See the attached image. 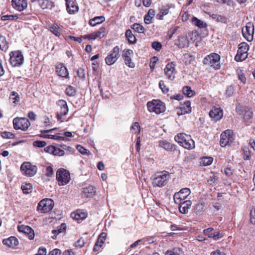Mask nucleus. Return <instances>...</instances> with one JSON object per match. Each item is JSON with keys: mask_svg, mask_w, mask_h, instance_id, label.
<instances>
[{"mask_svg": "<svg viewBox=\"0 0 255 255\" xmlns=\"http://www.w3.org/2000/svg\"><path fill=\"white\" fill-rule=\"evenodd\" d=\"M175 140L186 149H191L194 148V141L190 135L184 133H178L174 137Z\"/></svg>", "mask_w": 255, "mask_h": 255, "instance_id": "1", "label": "nucleus"}, {"mask_svg": "<svg viewBox=\"0 0 255 255\" xmlns=\"http://www.w3.org/2000/svg\"><path fill=\"white\" fill-rule=\"evenodd\" d=\"M170 179L167 172H161L155 173L152 177V184L154 187H161L165 186Z\"/></svg>", "mask_w": 255, "mask_h": 255, "instance_id": "2", "label": "nucleus"}, {"mask_svg": "<svg viewBox=\"0 0 255 255\" xmlns=\"http://www.w3.org/2000/svg\"><path fill=\"white\" fill-rule=\"evenodd\" d=\"M147 107L150 112H154L156 114L163 113L165 111L164 104L158 100H153L152 101L148 102L147 104Z\"/></svg>", "mask_w": 255, "mask_h": 255, "instance_id": "3", "label": "nucleus"}, {"mask_svg": "<svg viewBox=\"0 0 255 255\" xmlns=\"http://www.w3.org/2000/svg\"><path fill=\"white\" fill-rule=\"evenodd\" d=\"M220 56L213 53L207 56L203 60L205 65L213 67L215 69H219L220 68Z\"/></svg>", "mask_w": 255, "mask_h": 255, "instance_id": "4", "label": "nucleus"}, {"mask_svg": "<svg viewBox=\"0 0 255 255\" xmlns=\"http://www.w3.org/2000/svg\"><path fill=\"white\" fill-rule=\"evenodd\" d=\"M9 56V62L12 67H19L23 64L24 57L20 51H11Z\"/></svg>", "mask_w": 255, "mask_h": 255, "instance_id": "5", "label": "nucleus"}, {"mask_svg": "<svg viewBox=\"0 0 255 255\" xmlns=\"http://www.w3.org/2000/svg\"><path fill=\"white\" fill-rule=\"evenodd\" d=\"M249 49V46L247 43H241L238 45V49L237 54L235 57V60L238 62L245 60L247 58V52Z\"/></svg>", "mask_w": 255, "mask_h": 255, "instance_id": "6", "label": "nucleus"}, {"mask_svg": "<svg viewBox=\"0 0 255 255\" xmlns=\"http://www.w3.org/2000/svg\"><path fill=\"white\" fill-rule=\"evenodd\" d=\"M54 204L53 201L51 199H43L38 203L37 210L42 213H48L52 210Z\"/></svg>", "mask_w": 255, "mask_h": 255, "instance_id": "7", "label": "nucleus"}, {"mask_svg": "<svg viewBox=\"0 0 255 255\" xmlns=\"http://www.w3.org/2000/svg\"><path fill=\"white\" fill-rule=\"evenodd\" d=\"M56 179L58 181L60 186L65 185L70 181V174L67 170L60 169L56 172Z\"/></svg>", "mask_w": 255, "mask_h": 255, "instance_id": "8", "label": "nucleus"}, {"mask_svg": "<svg viewBox=\"0 0 255 255\" xmlns=\"http://www.w3.org/2000/svg\"><path fill=\"white\" fill-rule=\"evenodd\" d=\"M13 127L15 129L26 130L30 126L28 120L25 118H16L13 120Z\"/></svg>", "mask_w": 255, "mask_h": 255, "instance_id": "9", "label": "nucleus"}, {"mask_svg": "<svg viewBox=\"0 0 255 255\" xmlns=\"http://www.w3.org/2000/svg\"><path fill=\"white\" fill-rule=\"evenodd\" d=\"M22 174L27 176H33L37 172V167L30 162H24L20 167Z\"/></svg>", "mask_w": 255, "mask_h": 255, "instance_id": "10", "label": "nucleus"}, {"mask_svg": "<svg viewBox=\"0 0 255 255\" xmlns=\"http://www.w3.org/2000/svg\"><path fill=\"white\" fill-rule=\"evenodd\" d=\"M234 140L233 132L231 130L227 129L221 134L220 145L225 147L227 145L231 143Z\"/></svg>", "mask_w": 255, "mask_h": 255, "instance_id": "11", "label": "nucleus"}, {"mask_svg": "<svg viewBox=\"0 0 255 255\" xmlns=\"http://www.w3.org/2000/svg\"><path fill=\"white\" fill-rule=\"evenodd\" d=\"M120 48L116 46L114 47L110 54L105 58V61L107 65H112L114 64L120 57Z\"/></svg>", "mask_w": 255, "mask_h": 255, "instance_id": "12", "label": "nucleus"}, {"mask_svg": "<svg viewBox=\"0 0 255 255\" xmlns=\"http://www.w3.org/2000/svg\"><path fill=\"white\" fill-rule=\"evenodd\" d=\"M191 191L190 189L185 188L181 189L179 192L174 194L173 198L176 204H180L182 201L185 200L190 195Z\"/></svg>", "mask_w": 255, "mask_h": 255, "instance_id": "13", "label": "nucleus"}, {"mask_svg": "<svg viewBox=\"0 0 255 255\" xmlns=\"http://www.w3.org/2000/svg\"><path fill=\"white\" fill-rule=\"evenodd\" d=\"M254 33V26L253 24L248 23L246 26L242 28V33L244 37L249 41H251L253 39V34Z\"/></svg>", "mask_w": 255, "mask_h": 255, "instance_id": "14", "label": "nucleus"}, {"mask_svg": "<svg viewBox=\"0 0 255 255\" xmlns=\"http://www.w3.org/2000/svg\"><path fill=\"white\" fill-rule=\"evenodd\" d=\"M176 64L172 62L168 63L164 69V73L166 77L171 80L174 79L176 74Z\"/></svg>", "mask_w": 255, "mask_h": 255, "instance_id": "15", "label": "nucleus"}, {"mask_svg": "<svg viewBox=\"0 0 255 255\" xmlns=\"http://www.w3.org/2000/svg\"><path fill=\"white\" fill-rule=\"evenodd\" d=\"M56 104L60 107V110L57 114V117L59 120L68 113L69 110L67 103L64 100H59L57 102Z\"/></svg>", "mask_w": 255, "mask_h": 255, "instance_id": "16", "label": "nucleus"}, {"mask_svg": "<svg viewBox=\"0 0 255 255\" xmlns=\"http://www.w3.org/2000/svg\"><path fill=\"white\" fill-rule=\"evenodd\" d=\"M209 116L215 122L220 120L223 116L222 110L219 108H213L209 112Z\"/></svg>", "mask_w": 255, "mask_h": 255, "instance_id": "17", "label": "nucleus"}, {"mask_svg": "<svg viewBox=\"0 0 255 255\" xmlns=\"http://www.w3.org/2000/svg\"><path fill=\"white\" fill-rule=\"evenodd\" d=\"M11 4L14 9L19 11H23L27 7L26 0H12Z\"/></svg>", "mask_w": 255, "mask_h": 255, "instance_id": "18", "label": "nucleus"}, {"mask_svg": "<svg viewBox=\"0 0 255 255\" xmlns=\"http://www.w3.org/2000/svg\"><path fill=\"white\" fill-rule=\"evenodd\" d=\"M214 229L213 228H209L203 231L204 234L208 238H213L214 240H217L221 238L223 235L219 232H214Z\"/></svg>", "mask_w": 255, "mask_h": 255, "instance_id": "19", "label": "nucleus"}, {"mask_svg": "<svg viewBox=\"0 0 255 255\" xmlns=\"http://www.w3.org/2000/svg\"><path fill=\"white\" fill-rule=\"evenodd\" d=\"M18 231L19 232L23 233L25 235H27L28 238L30 239H33L34 237V233L33 230L29 226L21 225L18 226Z\"/></svg>", "mask_w": 255, "mask_h": 255, "instance_id": "20", "label": "nucleus"}, {"mask_svg": "<svg viewBox=\"0 0 255 255\" xmlns=\"http://www.w3.org/2000/svg\"><path fill=\"white\" fill-rule=\"evenodd\" d=\"M56 72L60 77L66 79L69 78V73L67 69L62 63H59L56 66Z\"/></svg>", "mask_w": 255, "mask_h": 255, "instance_id": "21", "label": "nucleus"}, {"mask_svg": "<svg viewBox=\"0 0 255 255\" xmlns=\"http://www.w3.org/2000/svg\"><path fill=\"white\" fill-rule=\"evenodd\" d=\"M106 236L107 234L106 233L102 232L100 234L96 244L94 245L93 248L94 252H98L99 251L100 248L103 246V244L105 242Z\"/></svg>", "mask_w": 255, "mask_h": 255, "instance_id": "22", "label": "nucleus"}, {"mask_svg": "<svg viewBox=\"0 0 255 255\" xmlns=\"http://www.w3.org/2000/svg\"><path fill=\"white\" fill-rule=\"evenodd\" d=\"M105 31V28L104 27H102L99 29V30L98 31L95 33H91L88 35H85L84 38H88L89 39L94 40L96 39L97 38H102L104 37Z\"/></svg>", "mask_w": 255, "mask_h": 255, "instance_id": "23", "label": "nucleus"}, {"mask_svg": "<svg viewBox=\"0 0 255 255\" xmlns=\"http://www.w3.org/2000/svg\"><path fill=\"white\" fill-rule=\"evenodd\" d=\"M178 204L180 205L179 207L180 212L182 214H187L192 205V202L190 200H186L183 202H181V203Z\"/></svg>", "mask_w": 255, "mask_h": 255, "instance_id": "24", "label": "nucleus"}, {"mask_svg": "<svg viewBox=\"0 0 255 255\" xmlns=\"http://www.w3.org/2000/svg\"><path fill=\"white\" fill-rule=\"evenodd\" d=\"M95 188L93 186H89L83 189L82 196L86 198L92 197L95 195Z\"/></svg>", "mask_w": 255, "mask_h": 255, "instance_id": "25", "label": "nucleus"}, {"mask_svg": "<svg viewBox=\"0 0 255 255\" xmlns=\"http://www.w3.org/2000/svg\"><path fill=\"white\" fill-rule=\"evenodd\" d=\"M180 112L177 113L179 115L191 113L192 110L191 102L189 101L184 102V104L180 108Z\"/></svg>", "mask_w": 255, "mask_h": 255, "instance_id": "26", "label": "nucleus"}, {"mask_svg": "<svg viewBox=\"0 0 255 255\" xmlns=\"http://www.w3.org/2000/svg\"><path fill=\"white\" fill-rule=\"evenodd\" d=\"M158 146L168 151L173 150L174 145L166 140H161L158 141Z\"/></svg>", "mask_w": 255, "mask_h": 255, "instance_id": "27", "label": "nucleus"}, {"mask_svg": "<svg viewBox=\"0 0 255 255\" xmlns=\"http://www.w3.org/2000/svg\"><path fill=\"white\" fill-rule=\"evenodd\" d=\"M2 243L4 245L9 247H13L18 244V240L14 237H10L7 239H4L3 240Z\"/></svg>", "mask_w": 255, "mask_h": 255, "instance_id": "28", "label": "nucleus"}, {"mask_svg": "<svg viewBox=\"0 0 255 255\" xmlns=\"http://www.w3.org/2000/svg\"><path fill=\"white\" fill-rule=\"evenodd\" d=\"M48 27V29L55 35L60 36L61 28L57 24H49Z\"/></svg>", "mask_w": 255, "mask_h": 255, "instance_id": "29", "label": "nucleus"}, {"mask_svg": "<svg viewBox=\"0 0 255 255\" xmlns=\"http://www.w3.org/2000/svg\"><path fill=\"white\" fill-rule=\"evenodd\" d=\"M71 216L76 220H83L87 217V214L82 211L77 210L76 212L72 213Z\"/></svg>", "mask_w": 255, "mask_h": 255, "instance_id": "30", "label": "nucleus"}, {"mask_svg": "<svg viewBox=\"0 0 255 255\" xmlns=\"http://www.w3.org/2000/svg\"><path fill=\"white\" fill-rule=\"evenodd\" d=\"M39 6L43 9H51L54 6L53 3L49 0H38Z\"/></svg>", "mask_w": 255, "mask_h": 255, "instance_id": "31", "label": "nucleus"}, {"mask_svg": "<svg viewBox=\"0 0 255 255\" xmlns=\"http://www.w3.org/2000/svg\"><path fill=\"white\" fill-rule=\"evenodd\" d=\"M105 20L104 16H96L90 19L89 21V24L92 26H96L97 24H100Z\"/></svg>", "mask_w": 255, "mask_h": 255, "instance_id": "32", "label": "nucleus"}, {"mask_svg": "<svg viewBox=\"0 0 255 255\" xmlns=\"http://www.w3.org/2000/svg\"><path fill=\"white\" fill-rule=\"evenodd\" d=\"M66 228V225L65 223H62L60 226L57 227L56 229L53 230L52 231V233L54 235L52 236V238L53 239H55L56 238L57 235L59 233L64 232Z\"/></svg>", "mask_w": 255, "mask_h": 255, "instance_id": "33", "label": "nucleus"}, {"mask_svg": "<svg viewBox=\"0 0 255 255\" xmlns=\"http://www.w3.org/2000/svg\"><path fill=\"white\" fill-rule=\"evenodd\" d=\"M165 255H184V252L182 249L179 248H174L172 250L167 251Z\"/></svg>", "mask_w": 255, "mask_h": 255, "instance_id": "34", "label": "nucleus"}, {"mask_svg": "<svg viewBox=\"0 0 255 255\" xmlns=\"http://www.w3.org/2000/svg\"><path fill=\"white\" fill-rule=\"evenodd\" d=\"M8 48V44L6 38L0 34V49L3 51H6Z\"/></svg>", "mask_w": 255, "mask_h": 255, "instance_id": "35", "label": "nucleus"}, {"mask_svg": "<svg viewBox=\"0 0 255 255\" xmlns=\"http://www.w3.org/2000/svg\"><path fill=\"white\" fill-rule=\"evenodd\" d=\"M67 10L69 13H73L78 11V7L75 4L74 1H69L66 4Z\"/></svg>", "mask_w": 255, "mask_h": 255, "instance_id": "36", "label": "nucleus"}, {"mask_svg": "<svg viewBox=\"0 0 255 255\" xmlns=\"http://www.w3.org/2000/svg\"><path fill=\"white\" fill-rule=\"evenodd\" d=\"M125 34L129 43L131 44H133L136 42V39L135 38V36L132 34L131 30H127Z\"/></svg>", "mask_w": 255, "mask_h": 255, "instance_id": "37", "label": "nucleus"}, {"mask_svg": "<svg viewBox=\"0 0 255 255\" xmlns=\"http://www.w3.org/2000/svg\"><path fill=\"white\" fill-rule=\"evenodd\" d=\"M204 205L203 203H199L196 204L194 206V212L196 215H199L202 213L204 212Z\"/></svg>", "mask_w": 255, "mask_h": 255, "instance_id": "38", "label": "nucleus"}, {"mask_svg": "<svg viewBox=\"0 0 255 255\" xmlns=\"http://www.w3.org/2000/svg\"><path fill=\"white\" fill-rule=\"evenodd\" d=\"M182 91L183 94L189 98L193 97L195 94L194 91L192 90L189 86L184 87Z\"/></svg>", "mask_w": 255, "mask_h": 255, "instance_id": "39", "label": "nucleus"}, {"mask_svg": "<svg viewBox=\"0 0 255 255\" xmlns=\"http://www.w3.org/2000/svg\"><path fill=\"white\" fill-rule=\"evenodd\" d=\"M192 23L199 28H205L207 26V24L203 21L194 17L192 18Z\"/></svg>", "mask_w": 255, "mask_h": 255, "instance_id": "40", "label": "nucleus"}, {"mask_svg": "<svg viewBox=\"0 0 255 255\" xmlns=\"http://www.w3.org/2000/svg\"><path fill=\"white\" fill-rule=\"evenodd\" d=\"M179 43L178 44L180 47H184L187 46L188 39L187 37L181 35L178 37Z\"/></svg>", "mask_w": 255, "mask_h": 255, "instance_id": "41", "label": "nucleus"}, {"mask_svg": "<svg viewBox=\"0 0 255 255\" xmlns=\"http://www.w3.org/2000/svg\"><path fill=\"white\" fill-rule=\"evenodd\" d=\"M9 99L12 100V103L16 105L19 101L20 97L17 93L15 92H12L10 95Z\"/></svg>", "mask_w": 255, "mask_h": 255, "instance_id": "42", "label": "nucleus"}, {"mask_svg": "<svg viewBox=\"0 0 255 255\" xmlns=\"http://www.w3.org/2000/svg\"><path fill=\"white\" fill-rule=\"evenodd\" d=\"M42 137L49 139H53L57 140H65L67 139L64 136H57L51 134H44L42 136Z\"/></svg>", "mask_w": 255, "mask_h": 255, "instance_id": "43", "label": "nucleus"}, {"mask_svg": "<svg viewBox=\"0 0 255 255\" xmlns=\"http://www.w3.org/2000/svg\"><path fill=\"white\" fill-rule=\"evenodd\" d=\"M131 28L138 33H143L144 30V28L141 25L137 23L132 24Z\"/></svg>", "mask_w": 255, "mask_h": 255, "instance_id": "44", "label": "nucleus"}, {"mask_svg": "<svg viewBox=\"0 0 255 255\" xmlns=\"http://www.w3.org/2000/svg\"><path fill=\"white\" fill-rule=\"evenodd\" d=\"M21 189L24 193L27 194L32 192V186L30 184L22 185Z\"/></svg>", "mask_w": 255, "mask_h": 255, "instance_id": "45", "label": "nucleus"}, {"mask_svg": "<svg viewBox=\"0 0 255 255\" xmlns=\"http://www.w3.org/2000/svg\"><path fill=\"white\" fill-rule=\"evenodd\" d=\"M169 12L168 9L162 8L160 9V12L156 15V17L159 19H162L164 15L167 14Z\"/></svg>", "mask_w": 255, "mask_h": 255, "instance_id": "46", "label": "nucleus"}, {"mask_svg": "<svg viewBox=\"0 0 255 255\" xmlns=\"http://www.w3.org/2000/svg\"><path fill=\"white\" fill-rule=\"evenodd\" d=\"M65 93L69 96H74L76 93V90L72 86H68L66 89Z\"/></svg>", "mask_w": 255, "mask_h": 255, "instance_id": "47", "label": "nucleus"}, {"mask_svg": "<svg viewBox=\"0 0 255 255\" xmlns=\"http://www.w3.org/2000/svg\"><path fill=\"white\" fill-rule=\"evenodd\" d=\"M213 159L211 157H205L202 159L201 163L204 166H208L212 164Z\"/></svg>", "mask_w": 255, "mask_h": 255, "instance_id": "48", "label": "nucleus"}, {"mask_svg": "<svg viewBox=\"0 0 255 255\" xmlns=\"http://www.w3.org/2000/svg\"><path fill=\"white\" fill-rule=\"evenodd\" d=\"M253 116V112L251 110L248 109L245 111V112L244 114V120L245 121L250 120L251 118H252Z\"/></svg>", "mask_w": 255, "mask_h": 255, "instance_id": "49", "label": "nucleus"}, {"mask_svg": "<svg viewBox=\"0 0 255 255\" xmlns=\"http://www.w3.org/2000/svg\"><path fill=\"white\" fill-rule=\"evenodd\" d=\"M210 16L213 19L216 20L218 22H223L225 21L226 20V18L222 16L221 15H219L218 14H212L210 15Z\"/></svg>", "mask_w": 255, "mask_h": 255, "instance_id": "50", "label": "nucleus"}, {"mask_svg": "<svg viewBox=\"0 0 255 255\" xmlns=\"http://www.w3.org/2000/svg\"><path fill=\"white\" fill-rule=\"evenodd\" d=\"M130 130H133L134 134L139 133L140 132V126L138 122H135L132 124Z\"/></svg>", "mask_w": 255, "mask_h": 255, "instance_id": "51", "label": "nucleus"}, {"mask_svg": "<svg viewBox=\"0 0 255 255\" xmlns=\"http://www.w3.org/2000/svg\"><path fill=\"white\" fill-rule=\"evenodd\" d=\"M18 18V16L17 14L14 15H4L1 16V19L2 20H16Z\"/></svg>", "mask_w": 255, "mask_h": 255, "instance_id": "52", "label": "nucleus"}, {"mask_svg": "<svg viewBox=\"0 0 255 255\" xmlns=\"http://www.w3.org/2000/svg\"><path fill=\"white\" fill-rule=\"evenodd\" d=\"M1 136L4 138L12 139L14 137V134L11 132L3 131L0 133Z\"/></svg>", "mask_w": 255, "mask_h": 255, "instance_id": "53", "label": "nucleus"}, {"mask_svg": "<svg viewBox=\"0 0 255 255\" xmlns=\"http://www.w3.org/2000/svg\"><path fill=\"white\" fill-rule=\"evenodd\" d=\"M243 152L244 154V159L245 160H248L250 159L251 154L248 147H245L243 148Z\"/></svg>", "mask_w": 255, "mask_h": 255, "instance_id": "54", "label": "nucleus"}, {"mask_svg": "<svg viewBox=\"0 0 255 255\" xmlns=\"http://www.w3.org/2000/svg\"><path fill=\"white\" fill-rule=\"evenodd\" d=\"M34 146L38 147H44L46 145V142L44 141L36 140L33 142Z\"/></svg>", "mask_w": 255, "mask_h": 255, "instance_id": "55", "label": "nucleus"}, {"mask_svg": "<svg viewBox=\"0 0 255 255\" xmlns=\"http://www.w3.org/2000/svg\"><path fill=\"white\" fill-rule=\"evenodd\" d=\"M124 61L125 64L128 65L130 68H133L135 66V65L133 62H132L131 59L130 57L125 58Z\"/></svg>", "mask_w": 255, "mask_h": 255, "instance_id": "56", "label": "nucleus"}, {"mask_svg": "<svg viewBox=\"0 0 255 255\" xmlns=\"http://www.w3.org/2000/svg\"><path fill=\"white\" fill-rule=\"evenodd\" d=\"M152 47L157 51H159L162 48V45L159 42L154 41L152 43Z\"/></svg>", "mask_w": 255, "mask_h": 255, "instance_id": "57", "label": "nucleus"}, {"mask_svg": "<svg viewBox=\"0 0 255 255\" xmlns=\"http://www.w3.org/2000/svg\"><path fill=\"white\" fill-rule=\"evenodd\" d=\"M133 55V51L131 49L125 50L123 51V57L124 59L125 58H128L131 57Z\"/></svg>", "mask_w": 255, "mask_h": 255, "instance_id": "58", "label": "nucleus"}, {"mask_svg": "<svg viewBox=\"0 0 255 255\" xmlns=\"http://www.w3.org/2000/svg\"><path fill=\"white\" fill-rule=\"evenodd\" d=\"M65 153V152L63 150L59 148L56 147L55 146L54 152H53V155L56 156H63Z\"/></svg>", "mask_w": 255, "mask_h": 255, "instance_id": "59", "label": "nucleus"}, {"mask_svg": "<svg viewBox=\"0 0 255 255\" xmlns=\"http://www.w3.org/2000/svg\"><path fill=\"white\" fill-rule=\"evenodd\" d=\"M44 151L46 152L52 154L53 155V152H54L55 146L52 145L48 146L45 147L44 149Z\"/></svg>", "mask_w": 255, "mask_h": 255, "instance_id": "60", "label": "nucleus"}, {"mask_svg": "<svg viewBox=\"0 0 255 255\" xmlns=\"http://www.w3.org/2000/svg\"><path fill=\"white\" fill-rule=\"evenodd\" d=\"M250 221L252 224H255V208L250 211Z\"/></svg>", "mask_w": 255, "mask_h": 255, "instance_id": "61", "label": "nucleus"}, {"mask_svg": "<svg viewBox=\"0 0 255 255\" xmlns=\"http://www.w3.org/2000/svg\"><path fill=\"white\" fill-rule=\"evenodd\" d=\"M159 86L160 89L162 90L163 93H167L169 91V89L166 88V86L164 85V82L163 81H160L159 83Z\"/></svg>", "mask_w": 255, "mask_h": 255, "instance_id": "62", "label": "nucleus"}, {"mask_svg": "<svg viewBox=\"0 0 255 255\" xmlns=\"http://www.w3.org/2000/svg\"><path fill=\"white\" fill-rule=\"evenodd\" d=\"M53 168L51 166H48L46 169V175L48 177H51L53 175Z\"/></svg>", "mask_w": 255, "mask_h": 255, "instance_id": "63", "label": "nucleus"}, {"mask_svg": "<svg viewBox=\"0 0 255 255\" xmlns=\"http://www.w3.org/2000/svg\"><path fill=\"white\" fill-rule=\"evenodd\" d=\"M77 76L80 78H84L85 77V71L83 68H80L77 71Z\"/></svg>", "mask_w": 255, "mask_h": 255, "instance_id": "64", "label": "nucleus"}]
</instances>
